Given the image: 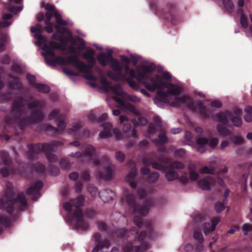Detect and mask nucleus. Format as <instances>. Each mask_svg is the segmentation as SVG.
<instances>
[{"label": "nucleus", "instance_id": "nucleus-1", "mask_svg": "<svg viewBox=\"0 0 252 252\" xmlns=\"http://www.w3.org/2000/svg\"><path fill=\"white\" fill-rule=\"evenodd\" d=\"M45 106L44 101H39L32 96H29L27 99L23 96H18L11 104L10 113L13 117H7L6 123L16 124L23 130L28 125L42 121L44 114L42 109Z\"/></svg>", "mask_w": 252, "mask_h": 252}, {"label": "nucleus", "instance_id": "nucleus-2", "mask_svg": "<svg viewBox=\"0 0 252 252\" xmlns=\"http://www.w3.org/2000/svg\"><path fill=\"white\" fill-rule=\"evenodd\" d=\"M133 222L140 229H144L140 234L136 232V236L132 242L129 241L123 247L124 252H142L148 249V244L145 242L146 238L154 239V229L150 220H145L139 216H135L133 218Z\"/></svg>", "mask_w": 252, "mask_h": 252}, {"label": "nucleus", "instance_id": "nucleus-3", "mask_svg": "<svg viewBox=\"0 0 252 252\" xmlns=\"http://www.w3.org/2000/svg\"><path fill=\"white\" fill-rule=\"evenodd\" d=\"M15 195L12 184L7 182L6 189L0 198V208L5 210L9 214L12 213L15 210L19 213L26 208L27 201L25 194L20 192L16 198Z\"/></svg>", "mask_w": 252, "mask_h": 252}, {"label": "nucleus", "instance_id": "nucleus-4", "mask_svg": "<svg viewBox=\"0 0 252 252\" xmlns=\"http://www.w3.org/2000/svg\"><path fill=\"white\" fill-rule=\"evenodd\" d=\"M143 70L144 72L139 74L138 78L146 85V88L149 91L154 92L164 87L168 88L167 92L169 95H178L180 94L181 90L178 87L171 83L162 81L160 75H156L153 77L148 74L153 71V68L151 66H144Z\"/></svg>", "mask_w": 252, "mask_h": 252}, {"label": "nucleus", "instance_id": "nucleus-5", "mask_svg": "<svg viewBox=\"0 0 252 252\" xmlns=\"http://www.w3.org/2000/svg\"><path fill=\"white\" fill-rule=\"evenodd\" d=\"M85 197L83 195L78 196L75 199L70 200V202H65L63 205V209L68 212L67 215L68 220L75 223L76 227L80 229L85 230L89 227L87 222L83 218V213L81 207L84 205Z\"/></svg>", "mask_w": 252, "mask_h": 252}, {"label": "nucleus", "instance_id": "nucleus-6", "mask_svg": "<svg viewBox=\"0 0 252 252\" xmlns=\"http://www.w3.org/2000/svg\"><path fill=\"white\" fill-rule=\"evenodd\" d=\"M63 144L58 140H53L49 143H35L28 144L27 147L29 152L27 154L28 158L33 160L37 158V155L43 152L47 159L52 162L57 161V157L54 154L59 147H62Z\"/></svg>", "mask_w": 252, "mask_h": 252}, {"label": "nucleus", "instance_id": "nucleus-7", "mask_svg": "<svg viewBox=\"0 0 252 252\" xmlns=\"http://www.w3.org/2000/svg\"><path fill=\"white\" fill-rule=\"evenodd\" d=\"M112 53V50H109L107 54L101 53L97 56V60L103 67L110 63V66L115 73L111 70H108L106 73L107 75L113 80L117 81L123 74V67L117 59L113 58Z\"/></svg>", "mask_w": 252, "mask_h": 252}, {"label": "nucleus", "instance_id": "nucleus-8", "mask_svg": "<svg viewBox=\"0 0 252 252\" xmlns=\"http://www.w3.org/2000/svg\"><path fill=\"white\" fill-rule=\"evenodd\" d=\"M124 194L126 204L133 213H138L140 215L145 216L148 214L149 208L154 205L153 200L149 198L146 199L144 205L140 206L137 203L135 196L130 193L127 189L125 190Z\"/></svg>", "mask_w": 252, "mask_h": 252}, {"label": "nucleus", "instance_id": "nucleus-9", "mask_svg": "<svg viewBox=\"0 0 252 252\" xmlns=\"http://www.w3.org/2000/svg\"><path fill=\"white\" fill-rule=\"evenodd\" d=\"M142 162L144 166H152L155 169L163 170L165 169L163 164H168L169 158L163 154L149 155L143 157Z\"/></svg>", "mask_w": 252, "mask_h": 252}, {"label": "nucleus", "instance_id": "nucleus-10", "mask_svg": "<svg viewBox=\"0 0 252 252\" xmlns=\"http://www.w3.org/2000/svg\"><path fill=\"white\" fill-rule=\"evenodd\" d=\"M151 8L154 10L157 14L167 22L175 23V6L172 4H169L164 7L158 8L156 4L150 3Z\"/></svg>", "mask_w": 252, "mask_h": 252}, {"label": "nucleus", "instance_id": "nucleus-11", "mask_svg": "<svg viewBox=\"0 0 252 252\" xmlns=\"http://www.w3.org/2000/svg\"><path fill=\"white\" fill-rule=\"evenodd\" d=\"M66 63L75 66L81 72L88 74L93 69L96 63L95 59L87 61L88 64H86L84 62L79 61L77 56H67Z\"/></svg>", "mask_w": 252, "mask_h": 252}, {"label": "nucleus", "instance_id": "nucleus-12", "mask_svg": "<svg viewBox=\"0 0 252 252\" xmlns=\"http://www.w3.org/2000/svg\"><path fill=\"white\" fill-rule=\"evenodd\" d=\"M196 105L197 107V113L202 120H208L210 119L212 112L210 108L216 107L220 108L222 107V103L218 100H214L211 102L208 105L205 106L201 100L196 101Z\"/></svg>", "mask_w": 252, "mask_h": 252}, {"label": "nucleus", "instance_id": "nucleus-13", "mask_svg": "<svg viewBox=\"0 0 252 252\" xmlns=\"http://www.w3.org/2000/svg\"><path fill=\"white\" fill-rule=\"evenodd\" d=\"M150 66L153 68V71H154L155 69V65L154 63H151L149 65H142L140 67V68L138 70L137 74L136 73V72L134 70V69L131 68L129 70V71L128 72L129 76L127 77L126 78V82H127V84H128V85L131 88H132L133 89H137L138 88V85L136 83V82L134 80V78H136V79L138 81H139L140 83L142 84L146 87V85L144 83H143L141 81H140L139 79L138 76H139V74L143 73L144 72L143 70V67H144V66Z\"/></svg>", "mask_w": 252, "mask_h": 252}, {"label": "nucleus", "instance_id": "nucleus-14", "mask_svg": "<svg viewBox=\"0 0 252 252\" xmlns=\"http://www.w3.org/2000/svg\"><path fill=\"white\" fill-rule=\"evenodd\" d=\"M11 2H9L5 4V8L7 9L8 13H3L2 15V22L0 23V29L2 28H6L11 24V22L8 21L12 19L13 16L12 13H15L19 9V7L16 6H11Z\"/></svg>", "mask_w": 252, "mask_h": 252}, {"label": "nucleus", "instance_id": "nucleus-15", "mask_svg": "<svg viewBox=\"0 0 252 252\" xmlns=\"http://www.w3.org/2000/svg\"><path fill=\"white\" fill-rule=\"evenodd\" d=\"M119 120L120 124L123 125V131L125 136L137 138L138 136L137 131L135 128L132 127L130 123L128 122V118L126 116L123 115L120 117Z\"/></svg>", "mask_w": 252, "mask_h": 252}, {"label": "nucleus", "instance_id": "nucleus-16", "mask_svg": "<svg viewBox=\"0 0 252 252\" xmlns=\"http://www.w3.org/2000/svg\"><path fill=\"white\" fill-rule=\"evenodd\" d=\"M103 129L99 133V136L102 138H108L112 136V130L116 137L118 140H120L123 138V134L120 130L117 128H114L112 129V126L109 123H105L103 124Z\"/></svg>", "mask_w": 252, "mask_h": 252}, {"label": "nucleus", "instance_id": "nucleus-17", "mask_svg": "<svg viewBox=\"0 0 252 252\" xmlns=\"http://www.w3.org/2000/svg\"><path fill=\"white\" fill-rule=\"evenodd\" d=\"M43 184L41 181H38L26 190V194L32 195V200L36 201L40 197V190L43 187Z\"/></svg>", "mask_w": 252, "mask_h": 252}, {"label": "nucleus", "instance_id": "nucleus-18", "mask_svg": "<svg viewBox=\"0 0 252 252\" xmlns=\"http://www.w3.org/2000/svg\"><path fill=\"white\" fill-rule=\"evenodd\" d=\"M232 113L228 110L220 111L212 116L213 119L221 124L228 125Z\"/></svg>", "mask_w": 252, "mask_h": 252}, {"label": "nucleus", "instance_id": "nucleus-19", "mask_svg": "<svg viewBox=\"0 0 252 252\" xmlns=\"http://www.w3.org/2000/svg\"><path fill=\"white\" fill-rule=\"evenodd\" d=\"M93 238L96 244L92 252H98L99 250H101L104 248H108L111 245L108 240L102 241L101 235L98 233H95L93 235Z\"/></svg>", "mask_w": 252, "mask_h": 252}, {"label": "nucleus", "instance_id": "nucleus-20", "mask_svg": "<svg viewBox=\"0 0 252 252\" xmlns=\"http://www.w3.org/2000/svg\"><path fill=\"white\" fill-rule=\"evenodd\" d=\"M176 102L182 104H187V107L192 112L197 113V107L195 103L192 101L191 98L189 96H184L183 97H176L175 99Z\"/></svg>", "mask_w": 252, "mask_h": 252}, {"label": "nucleus", "instance_id": "nucleus-21", "mask_svg": "<svg viewBox=\"0 0 252 252\" xmlns=\"http://www.w3.org/2000/svg\"><path fill=\"white\" fill-rule=\"evenodd\" d=\"M58 122V127H55L51 125H42L43 129L47 131H51L54 133H58L59 131H63L66 127V123L63 120L59 119Z\"/></svg>", "mask_w": 252, "mask_h": 252}, {"label": "nucleus", "instance_id": "nucleus-22", "mask_svg": "<svg viewBox=\"0 0 252 252\" xmlns=\"http://www.w3.org/2000/svg\"><path fill=\"white\" fill-rule=\"evenodd\" d=\"M169 96L167 91L164 92L161 90H158L157 91L156 95L154 97L155 103L157 105H159L161 103L168 104L169 103Z\"/></svg>", "mask_w": 252, "mask_h": 252}, {"label": "nucleus", "instance_id": "nucleus-23", "mask_svg": "<svg viewBox=\"0 0 252 252\" xmlns=\"http://www.w3.org/2000/svg\"><path fill=\"white\" fill-rule=\"evenodd\" d=\"M215 182L214 178L211 176H207L198 181V186L203 190H209L211 189L210 186L214 184Z\"/></svg>", "mask_w": 252, "mask_h": 252}, {"label": "nucleus", "instance_id": "nucleus-24", "mask_svg": "<svg viewBox=\"0 0 252 252\" xmlns=\"http://www.w3.org/2000/svg\"><path fill=\"white\" fill-rule=\"evenodd\" d=\"M8 77L11 80L8 83V87L11 90H20L23 88V85L19 79L11 74H9Z\"/></svg>", "mask_w": 252, "mask_h": 252}, {"label": "nucleus", "instance_id": "nucleus-25", "mask_svg": "<svg viewBox=\"0 0 252 252\" xmlns=\"http://www.w3.org/2000/svg\"><path fill=\"white\" fill-rule=\"evenodd\" d=\"M113 98L119 105L120 108L127 109L132 112L134 111L135 107L133 105L126 102L120 98L119 96H114Z\"/></svg>", "mask_w": 252, "mask_h": 252}, {"label": "nucleus", "instance_id": "nucleus-26", "mask_svg": "<svg viewBox=\"0 0 252 252\" xmlns=\"http://www.w3.org/2000/svg\"><path fill=\"white\" fill-rule=\"evenodd\" d=\"M163 171H166L165 176L166 180L168 181H173L179 178L178 173L174 169L170 168L167 166H165V169Z\"/></svg>", "mask_w": 252, "mask_h": 252}, {"label": "nucleus", "instance_id": "nucleus-27", "mask_svg": "<svg viewBox=\"0 0 252 252\" xmlns=\"http://www.w3.org/2000/svg\"><path fill=\"white\" fill-rule=\"evenodd\" d=\"M112 165L106 167L104 169V172L103 173L101 171H99L97 176L99 179H103L104 180L109 181L112 179Z\"/></svg>", "mask_w": 252, "mask_h": 252}, {"label": "nucleus", "instance_id": "nucleus-28", "mask_svg": "<svg viewBox=\"0 0 252 252\" xmlns=\"http://www.w3.org/2000/svg\"><path fill=\"white\" fill-rule=\"evenodd\" d=\"M128 164L129 166L131 167V169L129 172L128 174L126 176V178L127 180H130L134 179L137 175V170L136 168V163L130 160L128 162Z\"/></svg>", "mask_w": 252, "mask_h": 252}, {"label": "nucleus", "instance_id": "nucleus-29", "mask_svg": "<svg viewBox=\"0 0 252 252\" xmlns=\"http://www.w3.org/2000/svg\"><path fill=\"white\" fill-rule=\"evenodd\" d=\"M228 125H224L219 124L217 126V129L219 134L222 136H228L230 134V131L228 129L226 126H228Z\"/></svg>", "mask_w": 252, "mask_h": 252}, {"label": "nucleus", "instance_id": "nucleus-30", "mask_svg": "<svg viewBox=\"0 0 252 252\" xmlns=\"http://www.w3.org/2000/svg\"><path fill=\"white\" fill-rule=\"evenodd\" d=\"M0 158L5 165H10L12 163V159L10 158L9 154L4 151H0Z\"/></svg>", "mask_w": 252, "mask_h": 252}, {"label": "nucleus", "instance_id": "nucleus-31", "mask_svg": "<svg viewBox=\"0 0 252 252\" xmlns=\"http://www.w3.org/2000/svg\"><path fill=\"white\" fill-rule=\"evenodd\" d=\"M193 238L199 243V245L197 246V248L199 250L202 249V245L201 244L204 242V238L201 232L198 230H195L193 232Z\"/></svg>", "mask_w": 252, "mask_h": 252}, {"label": "nucleus", "instance_id": "nucleus-32", "mask_svg": "<svg viewBox=\"0 0 252 252\" xmlns=\"http://www.w3.org/2000/svg\"><path fill=\"white\" fill-rule=\"evenodd\" d=\"M33 88L37 89L39 93L47 94L50 91V88L47 85L42 83H37Z\"/></svg>", "mask_w": 252, "mask_h": 252}, {"label": "nucleus", "instance_id": "nucleus-33", "mask_svg": "<svg viewBox=\"0 0 252 252\" xmlns=\"http://www.w3.org/2000/svg\"><path fill=\"white\" fill-rule=\"evenodd\" d=\"M45 27L44 29L49 33H51L54 31V28L57 30L60 29V26L56 25L54 22L45 23Z\"/></svg>", "mask_w": 252, "mask_h": 252}, {"label": "nucleus", "instance_id": "nucleus-34", "mask_svg": "<svg viewBox=\"0 0 252 252\" xmlns=\"http://www.w3.org/2000/svg\"><path fill=\"white\" fill-rule=\"evenodd\" d=\"M60 110L56 108L53 109L48 115V119L52 120L55 119V121H58L59 119H62V116L60 114Z\"/></svg>", "mask_w": 252, "mask_h": 252}, {"label": "nucleus", "instance_id": "nucleus-35", "mask_svg": "<svg viewBox=\"0 0 252 252\" xmlns=\"http://www.w3.org/2000/svg\"><path fill=\"white\" fill-rule=\"evenodd\" d=\"M159 176L157 172H151L147 176L146 181L149 183H155L158 181Z\"/></svg>", "mask_w": 252, "mask_h": 252}, {"label": "nucleus", "instance_id": "nucleus-36", "mask_svg": "<svg viewBox=\"0 0 252 252\" xmlns=\"http://www.w3.org/2000/svg\"><path fill=\"white\" fill-rule=\"evenodd\" d=\"M47 45H49L50 48L52 49H63V48L65 47L66 46V42H61V43H59L54 41H50L48 44H47Z\"/></svg>", "mask_w": 252, "mask_h": 252}, {"label": "nucleus", "instance_id": "nucleus-37", "mask_svg": "<svg viewBox=\"0 0 252 252\" xmlns=\"http://www.w3.org/2000/svg\"><path fill=\"white\" fill-rule=\"evenodd\" d=\"M10 220L9 218L4 215L0 216V233L2 231V226H7L9 225Z\"/></svg>", "mask_w": 252, "mask_h": 252}, {"label": "nucleus", "instance_id": "nucleus-38", "mask_svg": "<svg viewBox=\"0 0 252 252\" xmlns=\"http://www.w3.org/2000/svg\"><path fill=\"white\" fill-rule=\"evenodd\" d=\"M83 127L82 125L79 123L74 124L72 128H68L67 131L69 133L74 135H78L79 130Z\"/></svg>", "mask_w": 252, "mask_h": 252}, {"label": "nucleus", "instance_id": "nucleus-39", "mask_svg": "<svg viewBox=\"0 0 252 252\" xmlns=\"http://www.w3.org/2000/svg\"><path fill=\"white\" fill-rule=\"evenodd\" d=\"M54 16L57 23L56 25H59L60 27L67 25V22L63 19L62 15L58 11L54 13Z\"/></svg>", "mask_w": 252, "mask_h": 252}, {"label": "nucleus", "instance_id": "nucleus-40", "mask_svg": "<svg viewBox=\"0 0 252 252\" xmlns=\"http://www.w3.org/2000/svg\"><path fill=\"white\" fill-rule=\"evenodd\" d=\"M245 111L247 113L244 116V120L247 122L250 123L252 121V107L248 106L245 107Z\"/></svg>", "mask_w": 252, "mask_h": 252}, {"label": "nucleus", "instance_id": "nucleus-41", "mask_svg": "<svg viewBox=\"0 0 252 252\" xmlns=\"http://www.w3.org/2000/svg\"><path fill=\"white\" fill-rule=\"evenodd\" d=\"M33 167L39 174H43L45 173L46 170L45 166L40 162L36 163L33 165Z\"/></svg>", "mask_w": 252, "mask_h": 252}, {"label": "nucleus", "instance_id": "nucleus-42", "mask_svg": "<svg viewBox=\"0 0 252 252\" xmlns=\"http://www.w3.org/2000/svg\"><path fill=\"white\" fill-rule=\"evenodd\" d=\"M169 165L167 166L170 168L174 169H183L185 167L184 164L181 161H174L170 163H168Z\"/></svg>", "mask_w": 252, "mask_h": 252}, {"label": "nucleus", "instance_id": "nucleus-43", "mask_svg": "<svg viewBox=\"0 0 252 252\" xmlns=\"http://www.w3.org/2000/svg\"><path fill=\"white\" fill-rule=\"evenodd\" d=\"M238 12L241 13L240 23L244 28L248 27V20L247 16L243 13L242 9H239Z\"/></svg>", "mask_w": 252, "mask_h": 252}, {"label": "nucleus", "instance_id": "nucleus-44", "mask_svg": "<svg viewBox=\"0 0 252 252\" xmlns=\"http://www.w3.org/2000/svg\"><path fill=\"white\" fill-rule=\"evenodd\" d=\"M95 148L92 145H89L87 146L84 153V156L89 158L92 157L95 154Z\"/></svg>", "mask_w": 252, "mask_h": 252}, {"label": "nucleus", "instance_id": "nucleus-45", "mask_svg": "<svg viewBox=\"0 0 252 252\" xmlns=\"http://www.w3.org/2000/svg\"><path fill=\"white\" fill-rule=\"evenodd\" d=\"M227 202V199H224L223 201V203L221 202L220 201H217L215 203V208L216 211L219 213L221 212H222L223 210H224L225 208V206H224V204L226 203Z\"/></svg>", "mask_w": 252, "mask_h": 252}, {"label": "nucleus", "instance_id": "nucleus-46", "mask_svg": "<svg viewBox=\"0 0 252 252\" xmlns=\"http://www.w3.org/2000/svg\"><path fill=\"white\" fill-rule=\"evenodd\" d=\"M94 53V51L93 49H88L83 54V58L87 61L95 59Z\"/></svg>", "mask_w": 252, "mask_h": 252}, {"label": "nucleus", "instance_id": "nucleus-47", "mask_svg": "<svg viewBox=\"0 0 252 252\" xmlns=\"http://www.w3.org/2000/svg\"><path fill=\"white\" fill-rule=\"evenodd\" d=\"M12 98V93L10 91L3 93L0 95V99L4 102L9 101L11 100Z\"/></svg>", "mask_w": 252, "mask_h": 252}, {"label": "nucleus", "instance_id": "nucleus-48", "mask_svg": "<svg viewBox=\"0 0 252 252\" xmlns=\"http://www.w3.org/2000/svg\"><path fill=\"white\" fill-rule=\"evenodd\" d=\"M63 35V33L60 30V29L57 30V31H56L55 33H54L53 34V35H52V39H54V40H56L59 41L62 43L66 42L62 38Z\"/></svg>", "mask_w": 252, "mask_h": 252}, {"label": "nucleus", "instance_id": "nucleus-49", "mask_svg": "<svg viewBox=\"0 0 252 252\" xmlns=\"http://www.w3.org/2000/svg\"><path fill=\"white\" fill-rule=\"evenodd\" d=\"M225 9L229 13L232 12L234 9V5L231 0H222Z\"/></svg>", "mask_w": 252, "mask_h": 252}, {"label": "nucleus", "instance_id": "nucleus-50", "mask_svg": "<svg viewBox=\"0 0 252 252\" xmlns=\"http://www.w3.org/2000/svg\"><path fill=\"white\" fill-rule=\"evenodd\" d=\"M109 90H111L116 96H122V94H123V92L121 91V87L118 84H116L113 86H110L109 88Z\"/></svg>", "mask_w": 252, "mask_h": 252}, {"label": "nucleus", "instance_id": "nucleus-51", "mask_svg": "<svg viewBox=\"0 0 252 252\" xmlns=\"http://www.w3.org/2000/svg\"><path fill=\"white\" fill-rule=\"evenodd\" d=\"M43 50L45 51V53H43L45 57H46V56L52 57H54L55 56V53L54 51L52 49L50 48L49 46L47 45V44L43 45Z\"/></svg>", "mask_w": 252, "mask_h": 252}, {"label": "nucleus", "instance_id": "nucleus-52", "mask_svg": "<svg viewBox=\"0 0 252 252\" xmlns=\"http://www.w3.org/2000/svg\"><path fill=\"white\" fill-rule=\"evenodd\" d=\"M199 172L201 174H209L213 175L215 174V170L213 167L209 168L208 167L205 166L200 169Z\"/></svg>", "mask_w": 252, "mask_h": 252}, {"label": "nucleus", "instance_id": "nucleus-53", "mask_svg": "<svg viewBox=\"0 0 252 252\" xmlns=\"http://www.w3.org/2000/svg\"><path fill=\"white\" fill-rule=\"evenodd\" d=\"M232 123L233 125L236 127H240L242 124V119L240 117L238 116H233L232 115V117L230 118Z\"/></svg>", "mask_w": 252, "mask_h": 252}, {"label": "nucleus", "instance_id": "nucleus-54", "mask_svg": "<svg viewBox=\"0 0 252 252\" xmlns=\"http://www.w3.org/2000/svg\"><path fill=\"white\" fill-rule=\"evenodd\" d=\"M59 163L61 168L63 169H67L71 167V164L66 158H62Z\"/></svg>", "mask_w": 252, "mask_h": 252}, {"label": "nucleus", "instance_id": "nucleus-55", "mask_svg": "<svg viewBox=\"0 0 252 252\" xmlns=\"http://www.w3.org/2000/svg\"><path fill=\"white\" fill-rule=\"evenodd\" d=\"M101 83L104 86V89L106 92L109 91V88L110 87V84L106 78L103 76H101L100 77Z\"/></svg>", "mask_w": 252, "mask_h": 252}, {"label": "nucleus", "instance_id": "nucleus-56", "mask_svg": "<svg viewBox=\"0 0 252 252\" xmlns=\"http://www.w3.org/2000/svg\"><path fill=\"white\" fill-rule=\"evenodd\" d=\"M127 233V229L125 228L119 229L116 230L115 235L118 237L123 238L125 237Z\"/></svg>", "mask_w": 252, "mask_h": 252}, {"label": "nucleus", "instance_id": "nucleus-57", "mask_svg": "<svg viewBox=\"0 0 252 252\" xmlns=\"http://www.w3.org/2000/svg\"><path fill=\"white\" fill-rule=\"evenodd\" d=\"M204 233L205 235H207L212 231V224L210 222L204 223L202 225Z\"/></svg>", "mask_w": 252, "mask_h": 252}, {"label": "nucleus", "instance_id": "nucleus-58", "mask_svg": "<svg viewBox=\"0 0 252 252\" xmlns=\"http://www.w3.org/2000/svg\"><path fill=\"white\" fill-rule=\"evenodd\" d=\"M88 190L93 197H95L97 195H98L99 196L100 195L97 189L94 186H89L88 188Z\"/></svg>", "mask_w": 252, "mask_h": 252}, {"label": "nucleus", "instance_id": "nucleus-59", "mask_svg": "<svg viewBox=\"0 0 252 252\" xmlns=\"http://www.w3.org/2000/svg\"><path fill=\"white\" fill-rule=\"evenodd\" d=\"M115 158L118 161L122 162L124 161L126 158V156L122 152L118 151L115 153Z\"/></svg>", "mask_w": 252, "mask_h": 252}, {"label": "nucleus", "instance_id": "nucleus-60", "mask_svg": "<svg viewBox=\"0 0 252 252\" xmlns=\"http://www.w3.org/2000/svg\"><path fill=\"white\" fill-rule=\"evenodd\" d=\"M27 79L29 81L30 85L31 87H34L37 84L35 82V77L34 76L28 74L26 76Z\"/></svg>", "mask_w": 252, "mask_h": 252}, {"label": "nucleus", "instance_id": "nucleus-61", "mask_svg": "<svg viewBox=\"0 0 252 252\" xmlns=\"http://www.w3.org/2000/svg\"><path fill=\"white\" fill-rule=\"evenodd\" d=\"M179 182L183 184H187L189 181V178L188 177V173L185 172L183 175L181 176H179V178L177 179Z\"/></svg>", "mask_w": 252, "mask_h": 252}, {"label": "nucleus", "instance_id": "nucleus-62", "mask_svg": "<svg viewBox=\"0 0 252 252\" xmlns=\"http://www.w3.org/2000/svg\"><path fill=\"white\" fill-rule=\"evenodd\" d=\"M81 178L84 181L89 182L91 177L89 171L88 170L82 171L81 174Z\"/></svg>", "mask_w": 252, "mask_h": 252}, {"label": "nucleus", "instance_id": "nucleus-63", "mask_svg": "<svg viewBox=\"0 0 252 252\" xmlns=\"http://www.w3.org/2000/svg\"><path fill=\"white\" fill-rule=\"evenodd\" d=\"M159 142L161 144H165L168 142V139L165 134L163 132L159 133L158 135Z\"/></svg>", "mask_w": 252, "mask_h": 252}, {"label": "nucleus", "instance_id": "nucleus-64", "mask_svg": "<svg viewBox=\"0 0 252 252\" xmlns=\"http://www.w3.org/2000/svg\"><path fill=\"white\" fill-rule=\"evenodd\" d=\"M242 229L244 232V234L245 235H248V232L252 230V225L249 224L247 223H244L242 226Z\"/></svg>", "mask_w": 252, "mask_h": 252}]
</instances>
